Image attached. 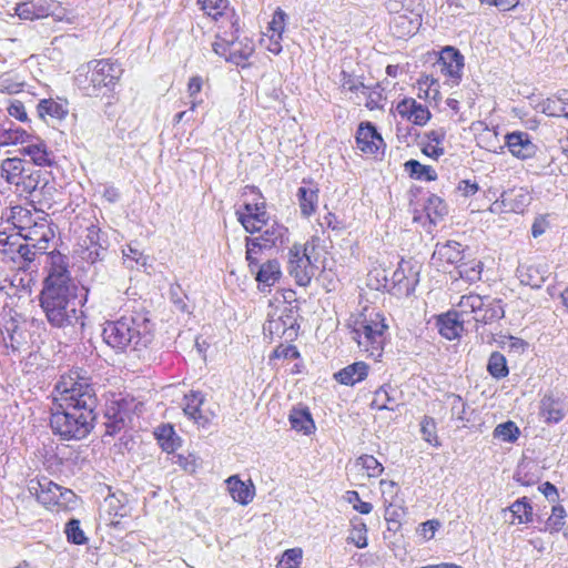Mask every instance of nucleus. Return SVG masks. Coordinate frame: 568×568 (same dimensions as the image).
Segmentation results:
<instances>
[{
  "label": "nucleus",
  "instance_id": "obj_1",
  "mask_svg": "<svg viewBox=\"0 0 568 568\" xmlns=\"http://www.w3.org/2000/svg\"><path fill=\"white\" fill-rule=\"evenodd\" d=\"M47 277L40 294V306L53 327L64 328L81 322V288L71 277L69 258L58 251L45 254Z\"/></svg>",
  "mask_w": 568,
  "mask_h": 568
},
{
  "label": "nucleus",
  "instance_id": "obj_2",
  "mask_svg": "<svg viewBox=\"0 0 568 568\" xmlns=\"http://www.w3.org/2000/svg\"><path fill=\"white\" fill-rule=\"evenodd\" d=\"M102 336L104 342L118 352L128 349L141 353L153 341L151 322L143 315L122 316L106 322Z\"/></svg>",
  "mask_w": 568,
  "mask_h": 568
},
{
  "label": "nucleus",
  "instance_id": "obj_3",
  "mask_svg": "<svg viewBox=\"0 0 568 568\" xmlns=\"http://www.w3.org/2000/svg\"><path fill=\"white\" fill-rule=\"evenodd\" d=\"M54 406L69 410L84 409L93 412L98 405V397L89 377L79 371L63 374L54 386Z\"/></svg>",
  "mask_w": 568,
  "mask_h": 568
},
{
  "label": "nucleus",
  "instance_id": "obj_4",
  "mask_svg": "<svg viewBox=\"0 0 568 568\" xmlns=\"http://www.w3.org/2000/svg\"><path fill=\"white\" fill-rule=\"evenodd\" d=\"M123 70L110 59L92 60L78 70L75 82L87 97H101L113 91Z\"/></svg>",
  "mask_w": 568,
  "mask_h": 568
},
{
  "label": "nucleus",
  "instance_id": "obj_5",
  "mask_svg": "<svg viewBox=\"0 0 568 568\" xmlns=\"http://www.w3.org/2000/svg\"><path fill=\"white\" fill-rule=\"evenodd\" d=\"M387 329L388 325L383 314L365 311L353 322V339L357 342L362 352L377 359L383 355Z\"/></svg>",
  "mask_w": 568,
  "mask_h": 568
},
{
  "label": "nucleus",
  "instance_id": "obj_6",
  "mask_svg": "<svg viewBox=\"0 0 568 568\" xmlns=\"http://www.w3.org/2000/svg\"><path fill=\"white\" fill-rule=\"evenodd\" d=\"M95 413L84 409L69 410L54 406L50 417V427L54 435L65 440H80L93 429Z\"/></svg>",
  "mask_w": 568,
  "mask_h": 568
},
{
  "label": "nucleus",
  "instance_id": "obj_7",
  "mask_svg": "<svg viewBox=\"0 0 568 568\" xmlns=\"http://www.w3.org/2000/svg\"><path fill=\"white\" fill-rule=\"evenodd\" d=\"M456 306L462 315H471L476 323L490 324L505 316L501 300L490 296L463 295Z\"/></svg>",
  "mask_w": 568,
  "mask_h": 568
},
{
  "label": "nucleus",
  "instance_id": "obj_8",
  "mask_svg": "<svg viewBox=\"0 0 568 568\" xmlns=\"http://www.w3.org/2000/svg\"><path fill=\"white\" fill-rule=\"evenodd\" d=\"M16 192L20 195H29L32 202L39 203L41 206H51L53 192L55 187L43 176L40 170L24 168L19 183L14 184Z\"/></svg>",
  "mask_w": 568,
  "mask_h": 568
},
{
  "label": "nucleus",
  "instance_id": "obj_9",
  "mask_svg": "<svg viewBox=\"0 0 568 568\" xmlns=\"http://www.w3.org/2000/svg\"><path fill=\"white\" fill-rule=\"evenodd\" d=\"M29 493L34 496L45 507L64 506L70 503L75 495L43 477L41 479H31L28 484Z\"/></svg>",
  "mask_w": 568,
  "mask_h": 568
},
{
  "label": "nucleus",
  "instance_id": "obj_10",
  "mask_svg": "<svg viewBox=\"0 0 568 568\" xmlns=\"http://www.w3.org/2000/svg\"><path fill=\"white\" fill-rule=\"evenodd\" d=\"M315 265L311 261L307 246L294 244L288 252V273L301 286L310 284L315 274Z\"/></svg>",
  "mask_w": 568,
  "mask_h": 568
},
{
  "label": "nucleus",
  "instance_id": "obj_11",
  "mask_svg": "<svg viewBox=\"0 0 568 568\" xmlns=\"http://www.w3.org/2000/svg\"><path fill=\"white\" fill-rule=\"evenodd\" d=\"M22 230L21 239L26 242H31V245L39 251V254H45L55 236L52 223L42 214H38V221H34L31 227H22Z\"/></svg>",
  "mask_w": 568,
  "mask_h": 568
},
{
  "label": "nucleus",
  "instance_id": "obj_12",
  "mask_svg": "<svg viewBox=\"0 0 568 568\" xmlns=\"http://www.w3.org/2000/svg\"><path fill=\"white\" fill-rule=\"evenodd\" d=\"M531 202V195L527 187L514 186L505 190L491 206V212L524 213Z\"/></svg>",
  "mask_w": 568,
  "mask_h": 568
},
{
  "label": "nucleus",
  "instance_id": "obj_13",
  "mask_svg": "<svg viewBox=\"0 0 568 568\" xmlns=\"http://www.w3.org/2000/svg\"><path fill=\"white\" fill-rule=\"evenodd\" d=\"M257 225H263V229L257 231L258 236L250 239V243L251 245H257L258 250L277 247L288 241L287 227L277 221L270 222L267 216L264 223H257Z\"/></svg>",
  "mask_w": 568,
  "mask_h": 568
},
{
  "label": "nucleus",
  "instance_id": "obj_14",
  "mask_svg": "<svg viewBox=\"0 0 568 568\" xmlns=\"http://www.w3.org/2000/svg\"><path fill=\"white\" fill-rule=\"evenodd\" d=\"M440 71L448 78L450 85L460 82L464 69V55L454 47H446L438 59Z\"/></svg>",
  "mask_w": 568,
  "mask_h": 568
},
{
  "label": "nucleus",
  "instance_id": "obj_15",
  "mask_svg": "<svg viewBox=\"0 0 568 568\" xmlns=\"http://www.w3.org/2000/svg\"><path fill=\"white\" fill-rule=\"evenodd\" d=\"M464 258L462 244L456 241H447L444 244H437L432 255V264L443 272L448 266L459 265Z\"/></svg>",
  "mask_w": 568,
  "mask_h": 568
},
{
  "label": "nucleus",
  "instance_id": "obj_16",
  "mask_svg": "<svg viewBox=\"0 0 568 568\" xmlns=\"http://www.w3.org/2000/svg\"><path fill=\"white\" fill-rule=\"evenodd\" d=\"M568 413V403L565 398L547 393L539 403V415L547 424H557L565 418Z\"/></svg>",
  "mask_w": 568,
  "mask_h": 568
},
{
  "label": "nucleus",
  "instance_id": "obj_17",
  "mask_svg": "<svg viewBox=\"0 0 568 568\" xmlns=\"http://www.w3.org/2000/svg\"><path fill=\"white\" fill-rule=\"evenodd\" d=\"M108 242L99 226L91 224L87 227V234L83 239L82 246L85 248L84 258L91 263L103 260L106 252Z\"/></svg>",
  "mask_w": 568,
  "mask_h": 568
},
{
  "label": "nucleus",
  "instance_id": "obj_18",
  "mask_svg": "<svg viewBox=\"0 0 568 568\" xmlns=\"http://www.w3.org/2000/svg\"><path fill=\"white\" fill-rule=\"evenodd\" d=\"M237 220L243 225L245 231L250 233H255V231H261L263 225H257V223H264L265 217H267V213L265 211V202H254V203H245L244 211H236Z\"/></svg>",
  "mask_w": 568,
  "mask_h": 568
},
{
  "label": "nucleus",
  "instance_id": "obj_19",
  "mask_svg": "<svg viewBox=\"0 0 568 568\" xmlns=\"http://www.w3.org/2000/svg\"><path fill=\"white\" fill-rule=\"evenodd\" d=\"M506 145L510 153L520 160H528L536 155L537 145L527 132L515 131L506 135Z\"/></svg>",
  "mask_w": 568,
  "mask_h": 568
},
{
  "label": "nucleus",
  "instance_id": "obj_20",
  "mask_svg": "<svg viewBox=\"0 0 568 568\" xmlns=\"http://www.w3.org/2000/svg\"><path fill=\"white\" fill-rule=\"evenodd\" d=\"M22 145L21 154L29 156L36 165L51 166L54 163L53 152L48 149L44 141L30 136Z\"/></svg>",
  "mask_w": 568,
  "mask_h": 568
},
{
  "label": "nucleus",
  "instance_id": "obj_21",
  "mask_svg": "<svg viewBox=\"0 0 568 568\" xmlns=\"http://www.w3.org/2000/svg\"><path fill=\"white\" fill-rule=\"evenodd\" d=\"M397 113L416 125H425L430 119V112L428 108L422 103H418L413 98H406L397 103Z\"/></svg>",
  "mask_w": 568,
  "mask_h": 568
},
{
  "label": "nucleus",
  "instance_id": "obj_22",
  "mask_svg": "<svg viewBox=\"0 0 568 568\" xmlns=\"http://www.w3.org/2000/svg\"><path fill=\"white\" fill-rule=\"evenodd\" d=\"M356 144L362 152L374 155L383 144V139L372 123H361L356 132Z\"/></svg>",
  "mask_w": 568,
  "mask_h": 568
},
{
  "label": "nucleus",
  "instance_id": "obj_23",
  "mask_svg": "<svg viewBox=\"0 0 568 568\" xmlns=\"http://www.w3.org/2000/svg\"><path fill=\"white\" fill-rule=\"evenodd\" d=\"M105 434L114 436L128 424L129 412L120 402H111L105 409Z\"/></svg>",
  "mask_w": 568,
  "mask_h": 568
},
{
  "label": "nucleus",
  "instance_id": "obj_24",
  "mask_svg": "<svg viewBox=\"0 0 568 568\" xmlns=\"http://www.w3.org/2000/svg\"><path fill=\"white\" fill-rule=\"evenodd\" d=\"M464 316L458 308L440 315L437 320L440 335L449 341L458 338L464 332Z\"/></svg>",
  "mask_w": 568,
  "mask_h": 568
},
{
  "label": "nucleus",
  "instance_id": "obj_25",
  "mask_svg": "<svg viewBox=\"0 0 568 568\" xmlns=\"http://www.w3.org/2000/svg\"><path fill=\"white\" fill-rule=\"evenodd\" d=\"M53 0H28L16 6V14L22 20L48 17L52 12Z\"/></svg>",
  "mask_w": 568,
  "mask_h": 568
},
{
  "label": "nucleus",
  "instance_id": "obj_26",
  "mask_svg": "<svg viewBox=\"0 0 568 568\" xmlns=\"http://www.w3.org/2000/svg\"><path fill=\"white\" fill-rule=\"evenodd\" d=\"M255 281L261 292H267L282 276L281 265L277 260H268L255 270Z\"/></svg>",
  "mask_w": 568,
  "mask_h": 568
},
{
  "label": "nucleus",
  "instance_id": "obj_27",
  "mask_svg": "<svg viewBox=\"0 0 568 568\" xmlns=\"http://www.w3.org/2000/svg\"><path fill=\"white\" fill-rule=\"evenodd\" d=\"M538 108L548 116L568 118V90H560L556 94L542 100Z\"/></svg>",
  "mask_w": 568,
  "mask_h": 568
},
{
  "label": "nucleus",
  "instance_id": "obj_28",
  "mask_svg": "<svg viewBox=\"0 0 568 568\" xmlns=\"http://www.w3.org/2000/svg\"><path fill=\"white\" fill-rule=\"evenodd\" d=\"M518 277L525 285L540 287L548 277L546 264L523 265L517 268Z\"/></svg>",
  "mask_w": 568,
  "mask_h": 568
},
{
  "label": "nucleus",
  "instance_id": "obj_29",
  "mask_svg": "<svg viewBox=\"0 0 568 568\" xmlns=\"http://www.w3.org/2000/svg\"><path fill=\"white\" fill-rule=\"evenodd\" d=\"M367 374L368 365L364 362H355L342 368L334 375V377L341 384L353 386L365 379Z\"/></svg>",
  "mask_w": 568,
  "mask_h": 568
},
{
  "label": "nucleus",
  "instance_id": "obj_30",
  "mask_svg": "<svg viewBox=\"0 0 568 568\" xmlns=\"http://www.w3.org/2000/svg\"><path fill=\"white\" fill-rule=\"evenodd\" d=\"M204 403V395L201 392H191L184 396V414L193 419L197 425L205 426L209 419L201 413V406Z\"/></svg>",
  "mask_w": 568,
  "mask_h": 568
},
{
  "label": "nucleus",
  "instance_id": "obj_31",
  "mask_svg": "<svg viewBox=\"0 0 568 568\" xmlns=\"http://www.w3.org/2000/svg\"><path fill=\"white\" fill-rule=\"evenodd\" d=\"M227 489L234 501L241 505L250 504L255 495L254 486L246 485L237 476H231L227 480Z\"/></svg>",
  "mask_w": 568,
  "mask_h": 568
},
{
  "label": "nucleus",
  "instance_id": "obj_32",
  "mask_svg": "<svg viewBox=\"0 0 568 568\" xmlns=\"http://www.w3.org/2000/svg\"><path fill=\"white\" fill-rule=\"evenodd\" d=\"M30 138L28 132L11 122L0 123V146L24 144Z\"/></svg>",
  "mask_w": 568,
  "mask_h": 568
},
{
  "label": "nucleus",
  "instance_id": "obj_33",
  "mask_svg": "<svg viewBox=\"0 0 568 568\" xmlns=\"http://www.w3.org/2000/svg\"><path fill=\"white\" fill-rule=\"evenodd\" d=\"M288 420L293 429L303 432L305 435L315 430V424L307 407H294L288 415Z\"/></svg>",
  "mask_w": 568,
  "mask_h": 568
},
{
  "label": "nucleus",
  "instance_id": "obj_34",
  "mask_svg": "<svg viewBox=\"0 0 568 568\" xmlns=\"http://www.w3.org/2000/svg\"><path fill=\"white\" fill-rule=\"evenodd\" d=\"M396 393V388L392 387L390 385L381 386L374 393V398L371 404L372 408L378 410L387 409L394 412L398 406L395 397Z\"/></svg>",
  "mask_w": 568,
  "mask_h": 568
},
{
  "label": "nucleus",
  "instance_id": "obj_35",
  "mask_svg": "<svg viewBox=\"0 0 568 568\" xmlns=\"http://www.w3.org/2000/svg\"><path fill=\"white\" fill-rule=\"evenodd\" d=\"M26 162L19 158H8L2 161L0 165V176L9 184L14 185L21 180V174L24 172Z\"/></svg>",
  "mask_w": 568,
  "mask_h": 568
},
{
  "label": "nucleus",
  "instance_id": "obj_36",
  "mask_svg": "<svg viewBox=\"0 0 568 568\" xmlns=\"http://www.w3.org/2000/svg\"><path fill=\"white\" fill-rule=\"evenodd\" d=\"M38 214L43 215V211L32 214L31 211L22 206H13L9 220L12 221L13 226L18 230V234L21 236L23 233L22 227H31L34 221H38Z\"/></svg>",
  "mask_w": 568,
  "mask_h": 568
},
{
  "label": "nucleus",
  "instance_id": "obj_37",
  "mask_svg": "<svg viewBox=\"0 0 568 568\" xmlns=\"http://www.w3.org/2000/svg\"><path fill=\"white\" fill-rule=\"evenodd\" d=\"M297 199L301 213L304 216L308 217L316 210L318 201V190L313 187L301 186L297 191Z\"/></svg>",
  "mask_w": 568,
  "mask_h": 568
},
{
  "label": "nucleus",
  "instance_id": "obj_38",
  "mask_svg": "<svg viewBox=\"0 0 568 568\" xmlns=\"http://www.w3.org/2000/svg\"><path fill=\"white\" fill-rule=\"evenodd\" d=\"M38 114L41 119L45 120L47 116L51 119L62 120L68 114V109L64 104L59 103L52 99H43L37 105Z\"/></svg>",
  "mask_w": 568,
  "mask_h": 568
},
{
  "label": "nucleus",
  "instance_id": "obj_39",
  "mask_svg": "<svg viewBox=\"0 0 568 568\" xmlns=\"http://www.w3.org/2000/svg\"><path fill=\"white\" fill-rule=\"evenodd\" d=\"M373 276L378 282V284L375 286L376 290L389 291L397 285L399 286L404 280H406V275L400 267L393 272L390 280L387 277L385 270H375L374 272H371L369 277L372 278Z\"/></svg>",
  "mask_w": 568,
  "mask_h": 568
},
{
  "label": "nucleus",
  "instance_id": "obj_40",
  "mask_svg": "<svg viewBox=\"0 0 568 568\" xmlns=\"http://www.w3.org/2000/svg\"><path fill=\"white\" fill-rule=\"evenodd\" d=\"M405 171L416 180L435 181L437 179L436 171L430 165L419 163L417 160H409L405 163Z\"/></svg>",
  "mask_w": 568,
  "mask_h": 568
},
{
  "label": "nucleus",
  "instance_id": "obj_41",
  "mask_svg": "<svg viewBox=\"0 0 568 568\" xmlns=\"http://www.w3.org/2000/svg\"><path fill=\"white\" fill-rule=\"evenodd\" d=\"M487 371L497 379L506 377L509 371L505 356L499 352H493L488 359Z\"/></svg>",
  "mask_w": 568,
  "mask_h": 568
},
{
  "label": "nucleus",
  "instance_id": "obj_42",
  "mask_svg": "<svg viewBox=\"0 0 568 568\" xmlns=\"http://www.w3.org/2000/svg\"><path fill=\"white\" fill-rule=\"evenodd\" d=\"M154 434L164 450L173 452L176 448L179 438L171 425L159 426Z\"/></svg>",
  "mask_w": 568,
  "mask_h": 568
},
{
  "label": "nucleus",
  "instance_id": "obj_43",
  "mask_svg": "<svg viewBox=\"0 0 568 568\" xmlns=\"http://www.w3.org/2000/svg\"><path fill=\"white\" fill-rule=\"evenodd\" d=\"M419 425L423 439L434 447H439L442 443L437 436V425L435 419L425 415Z\"/></svg>",
  "mask_w": 568,
  "mask_h": 568
},
{
  "label": "nucleus",
  "instance_id": "obj_44",
  "mask_svg": "<svg viewBox=\"0 0 568 568\" xmlns=\"http://www.w3.org/2000/svg\"><path fill=\"white\" fill-rule=\"evenodd\" d=\"M361 94L364 95V105L368 110L383 109V102L385 100V97L379 85H376L374 88L365 85V88L362 89Z\"/></svg>",
  "mask_w": 568,
  "mask_h": 568
},
{
  "label": "nucleus",
  "instance_id": "obj_45",
  "mask_svg": "<svg viewBox=\"0 0 568 568\" xmlns=\"http://www.w3.org/2000/svg\"><path fill=\"white\" fill-rule=\"evenodd\" d=\"M509 510L513 517L517 519L518 524H527L532 520V507L526 497L511 504Z\"/></svg>",
  "mask_w": 568,
  "mask_h": 568
},
{
  "label": "nucleus",
  "instance_id": "obj_46",
  "mask_svg": "<svg viewBox=\"0 0 568 568\" xmlns=\"http://www.w3.org/2000/svg\"><path fill=\"white\" fill-rule=\"evenodd\" d=\"M254 47L253 44L245 43L242 48H236V44L233 43L230 47L229 57H226V61H230L236 65L245 67V61L253 54Z\"/></svg>",
  "mask_w": 568,
  "mask_h": 568
},
{
  "label": "nucleus",
  "instance_id": "obj_47",
  "mask_svg": "<svg viewBox=\"0 0 568 568\" xmlns=\"http://www.w3.org/2000/svg\"><path fill=\"white\" fill-rule=\"evenodd\" d=\"M519 428L511 420L499 424L494 429V437L507 443L516 442L519 437Z\"/></svg>",
  "mask_w": 568,
  "mask_h": 568
},
{
  "label": "nucleus",
  "instance_id": "obj_48",
  "mask_svg": "<svg viewBox=\"0 0 568 568\" xmlns=\"http://www.w3.org/2000/svg\"><path fill=\"white\" fill-rule=\"evenodd\" d=\"M458 274L469 283H475L481 278L483 263L474 261L471 263H460L457 266Z\"/></svg>",
  "mask_w": 568,
  "mask_h": 568
},
{
  "label": "nucleus",
  "instance_id": "obj_49",
  "mask_svg": "<svg viewBox=\"0 0 568 568\" xmlns=\"http://www.w3.org/2000/svg\"><path fill=\"white\" fill-rule=\"evenodd\" d=\"M200 8L214 20H217L224 14L229 7L227 0H197Z\"/></svg>",
  "mask_w": 568,
  "mask_h": 568
},
{
  "label": "nucleus",
  "instance_id": "obj_50",
  "mask_svg": "<svg viewBox=\"0 0 568 568\" xmlns=\"http://www.w3.org/2000/svg\"><path fill=\"white\" fill-rule=\"evenodd\" d=\"M566 510L562 506H552L551 515L546 521V529L548 531L558 532L566 524Z\"/></svg>",
  "mask_w": 568,
  "mask_h": 568
},
{
  "label": "nucleus",
  "instance_id": "obj_51",
  "mask_svg": "<svg viewBox=\"0 0 568 568\" xmlns=\"http://www.w3.org/2000/svg\"><path fill=\"white\" fill-rule=\"evenodd\" d=\"M64 532L69 542L74 545H85L88 542V538L81 529L80 521L78 519L69 520L65 525Z\"/></svg>",
  "mask_w": 568,
  "mask_h": 568
},
{
  "label": "nucleus",
  "instance_id": "obj_52",
  "mask_svg": "<svg viewBox=\"0 0 568 568\" xmlns=\"http://www.w3.org/2000/svg\"><path fill=\"white\" fill-rule=\"evenodd\" d=\"M356 465L366 471L367 477H377L383 471L382 464L372 455H363L356 460Z\"/></svg>",
  "mask_w": 568,
  "mask_h": 568
},
{
  "label": "nucleus",
  "instance_id": "obj_53",
  "mask_svg": "<svg viewBox=\"0 0 568 568\" xmlns=\"http://www.w3.org/2000/svg\"><path fill=\"white\" fill-rule=\"evenodd\" d=\"M21 236L16 234H8L7 232H0V252L10 255L13 258V254L17 246H19Z\"/></svg>",
  "mask_w": 568,
  "mask_h": 568
},
{
  "label": "nucleus",
  "instance_id": "obj_54",
  "mask_svg": "<svg viewBox=\"0 0 568 568\" xmlns=\"http://www.w3.org/2000/svg\"><path fill=\"white\" fill-rule=\"evenodd\" d=\"M346 500L353 505V508L361 514L367 515L373 510V505L367 501H363L359 495L355 490H348L346 493Z\"/></svg>",
  "mask_w": 568,
  "mask_h": 568
},
{
  "label": "nucleus",
  "instance_id": "obj_55",
  "mask_svg": "<svg viewBox=\"0 0 568 568\" xmlns=\"http://www.w3.org/2000/svg\"><path fill=\"white\" fill-rule=\"evenodd\" d=\"M203 87V79L200 75H194L190 78L187 83V93L191 100L190 110L194 111L200 101H196V95L201 92Z\"/></svg>",
  "mask_w": 568,
  "mask_h": 568
},
{
  "label": "nucleus",
  "instance_id": "obj_56",
  "mask_svg": "<svg viewBox=\"0 0 568 568\" xmlns=\"http://www.w3.org/2000/svg\"><path fill=\"white\" fill-rule=\"evenodd\" d=\"M448 399L450 400L453 417H456L458 420L463 422L468 420L465 416L467 405L463 398L459 395L450 394L448 395Z\"/></svg>",
  "mask_w": 568,
  "mask_h": 568
},
{
  "label": "nucleus",
  "instance_id": "obj_57",
  "mask_svg": "<svg viewBox=\"0 0 568 568\" xmlns=\"http://www.w3.org/2000/svg\"><path fill=\"white\" fill-rule=\"evenodd\" d=\"M302 558V550L298 548H292L285 550L282 560L280 561V568H296L298 560Z\"/></svg>",
  "mask_w": 568,
  "mask_h": 568
},
{
  "label": "nucleus",
  "instance_id": "obj_58",
  "mask_svg": "<svg viewBox=\"0 0 568 568\" xmlns=\"http://www.w3.org/2000/svg\"><path fill=\"white\" fill-rule=\"evenodd\" d=\"M287 320H283V316L278 318H272L268 321V329L271 333L284 334L286 327H293L294 320L291 316H286Z\"/></svg>",
  "mask_w": 568,
  "mask_h": 568
},
{
  "label": "nucleus",
  "instance_id": "obj_59",
  "mask_svg": "<svg viewBox=\"0 0 568 568\" xmlns=\"http://www.w3.org/2000/svg\"><path fill=\"white\" fill-rule=\"evenodd\" d=\"M285 18L286 13L277 9L273 16L272 21L270 22V29L272 31V34L278 36V38H282V33L285 29Z\"/></svg>",
  "mask_w": 568,
  "mask_h": 568
},
{
  "label": "nucleus",
  "instance_id": "obj_60",
  "mask_svg": "<svg viewBox=\"0 0 568 568\" xmlns=\"http://www.w3.org/2000/svg\"><path fill=\"white\" fill-rule=\"evenodd\" d=\"M7 111L10 116H12L21 122L28 121V113H27L26 106L19 100L11 101L7 108Z\"/></svg>",
  "mask_w": 568,
  "mask_h": 568
},
{
  "label": "nucleus",
  "instance_id": "obj_61",
  "mask_svg": "<svg viewBox=\"0 0 568 568\" xmlns=\"http://www.w3.org/2000/svg\"><path fill=\"white\" fill-rule=\"evenodd\" d=\"M251 237H246V261L248 264V268L251 273H254L255 270L260 266L258 260L256 257L258 250L257 245H251Z\"/></svg>",
  "mask_w": 568,
  "mask_h": 568
},
{
  "label": "nucleus",
  "instance_id": "obj_62",
  "mask_svg": "<svg viewBox=\"0 0 568 568\" xmlns=\"http://www.w3.org/2000/svg\"><path fill=\"white\" fill-rule=\"evenodd\" d=\"M17 247L18 250H16V253L27 262H32L36 258V255L39 253L38 250L33 248L31 242H20L19 246Z\"/></svg>",
  "mask_w": 568,
  "mask_h": 568
},
{
  "label": "nucleus",
  "instance_id": "obj_63",
  "mask_svg": "<svg viewBox=\"0 0 568 568\" xmlns=\"http://www.w3.org/2000/svg\"><path fill=\"white\" fill-rule=\"evenodd\" d=\"M379 485L385 500L392 505L398 490L397 484L392 480H381Z\"/></svg>",
  "mask_w": 568,
  "mask_h": 568
},
{
  "label": "nucleus",
  "instance_id": "obj_64",
  "mask_svg": "<svg viewBox=\"0 0 568 568\" xmlns=\"http://www.w3.org/2000/svg\"><path fill=\"white\" fill-rule=\"evenodd\" d=\"M393 27L394 28L404 27L405 30L403 32H398V37L414 33V30L416 29V27L413 24V22L409 21L407 19V17L403 16V14H399L394 18Z\"/></svg>",
  "mask_w": 568,
  "mask_h": 568
}]
</instances>
